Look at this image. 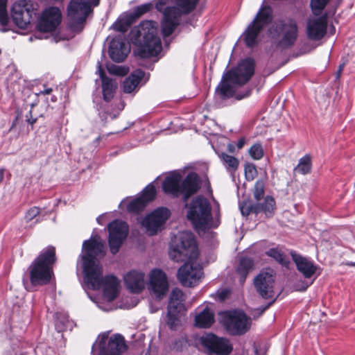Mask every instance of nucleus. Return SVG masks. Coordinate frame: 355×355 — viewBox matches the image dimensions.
Segmentation results:
<instances>
[{
	"mask_svg": "<svg viewBox=\"0 0 355 355\" xmlns=\"http://www.w3.org/2000/svg\"><path fill=\"white\" fill-rule=\"evenodd\" d=\"M129 38L135 46V53L140 58L155 57L162 50L161 39L158 35V24L155 21H141L131 29Z\"/></svg>",
	"mask_w": 355,
	"mask_h": 355,
	"instance_id": "nucleus-1",
	"label": "nucleus"
},
{
	"mask_svg": "<svg viewBox=\"0 0 355 355\" xmlns=\"http://www.w3.org/2000/svg\"><path fill=\"white\" fill-rule=\"evenodd\" d=\"M255 71V61L252 58L241 60L236 67L228 70L223 76L220 83L216 87V92L222 99L234 96V90L229 84L230 82L238 85L246 84Z\"/></svg>",
	"mask_w": 355,
	"mask_h": 355,
	"instance_id": "nucleus-2",
	"label": "nucleus"
},
{
	"mask_svg": "<svg viewBox=\"0 0 355 355\" xmlns=\"http://www.w3.org/2000/svg\"><path fill=\"white\" fill-rule=\"evenodd\" d=\"M162 187L164 193L175 198L181 196L187 202L200 191L202 180L195 172L189 173L183 180L180 173H174L164 179Z\"/></svg>",
	"mask_w": 355,
	"mask_h": 355,
	"instance_id": "nucleus-3",
	"label": "nucleus"
},
{
	"mask_svg": "<svg viewBox=\"0 0 355 355\" xmlns=\"http://www.w3.org/2000/svg\"><path fill=\"white\" fill-rule=\"evenodd\" d=\"M56 261L54 246L49 245L43 249L28 268L31 285L42 286L49 284L54 274L53 267Z\"/></svg>",
	"mask_w": 355,
	"mask_h": 355,
	"instance_id": "nucleus-4",
	"label": "nucleus"
},
{
	"mask_svg": "<svg viewBox=\"0 0 355 355\" xmlns=\"http://www.w3.org/2000/svg\"><path fill=\"white\" fill-rule=\"evenodd\" d=\"M169 257L175 262L196 260L199 254L198 245L191 232H179L171 239Z\"/></svg>",
	"mask_w": 355,
	"mask_h": 355,
	"instance_id": "nucleus-5",
	"label": "nucleus"
},
{
	"mask_svg": "<svg viewBox=\"0 0 355 355\" xmlns=\"http://www.w3.org/2000/svg\"><path fill=\"white\" fill-rule=\"evenodd\" d=\"M268 33L276 41L277 47L290 49L295 45L298 37L297 21L291 17L278 19L268 29Z\"/></svg>",
	"mask_w": 355,
	"mask_h": 355,
	"instance_id": "nucleus-6",
	"label": "nucleus"
},
{
	"mask_svg": "<svg viewBox=\"0 0 355 355\" xmlns=\"http://www.w3.org/2000/svg\"><path fill=\"white\" fill-rule=\"evenodd\" d=\"M37 3L32 0H18L11 8V17L14 24L21 29H26L36 17Z\"/></svg>",
	"mask_w": 355,
	"mask_h": 355,
	"instance_id": "nucleus-7",
	"label": "nucleus"
},
{
	"mask_svg": "<svg viewBox=\"0 0 355 355\" xmlns=\"http://www.w3.org/2000/svg\"><path fill=\"white\" fill-rule=\"evenodd\" d=\"M187 218L196 227L206 226L212 219L211 207L209 200L198 196L192 200Z\"/></svg>",
	"mask_w": 355,
	"mask_h": 355,
	"instance_id": "nucleus-8",
	"label": "nucleus"
},
{
	"mask_svg": "<svg viewBox=\"0 0 355 355\" xmlns=\"http://www.w3.org/2000/svg\"><path fill=\"white\" fill-rule=\"evenodd\" d=\"M200 343L208 355H229L233 350V346L227 338L218 337L212 333L202 336Z\"/></svg>",
	"mask_w": 355,
	"mask_h": 355,
	"instance_id": "nucleus-9",
	"label": "nucleus"
},
{
	"mask_svg": "<svg viewBox=\"0 0 355 355\" xmlns=\"http://www.w3.org/2000/svg\"><path fill=\"white\" fill-rule=\"evenodd\" d=\"M107 231L110 252L116 254L128 235V225L125 221L116 219L108 224Z\"/></svg>",
	"mask_w": 355,
	"mask_h": 355,
	"instance_id": "nucleus-10",
	"label": "nucleus"
},
{
	"mask_svg": "<svg viewBox=\"0 0 355 355\" xmlns=\"http://www.w3.org/2000/svg\"><path fill=\"white\" fill-rule=\"evenodd\" d=\"M92 12L91 3L85 0H71L67 12L70 19V27L78 28L83 25L89 15Z\"/></svg>",
	"mask_w": 355,
	"mask_h": 355,
	"instance_id": "nucleus-11",
	"label": "nucleus"
},
{
	"mask_svg": "<svg viewBox=\"0 0 355 355\" xmlns=\"http://www.w3.org/2000/svg\"><path fill=\"white\" fill-rule=\"evenodd\" d=\"M241 212L243 216H248L250 214L257 215L259 213H263L266 218H272L276 209V202L271 196H267L263 198V201L260 202H251L244 201L240 206Z\"/></svg>",
	"mask_w": 355,
	"mask_h": 355,
	"instance_id": "nucleus-12",
	"label": "nucleus"
},
{
	"mask_svg": "<svg viewBox=\"0 0 355 355\" xmlns=\"http://www.w3.org/2000/svg\"><path fill=\"white\" fill-rule=\"evenodd\" d=\"M202 275V268L199 265L185 262L178 270L177 278L183 286L191 288L199 283Z\"/></svg>",
	"mask_w": 355,
	"mask_h": 355,
	"instance_id": "nucleus-13",
	"label": "nucleus"
},
{
	"mask_svg": "<svg viewBox=\"0 0 355 355\" xmlns=\"http://www.w3.org/2000/svg\"><path fill=\"white\" fill-rule=\"evenodd\" d=\"M128 348L125 339L121 334H114L109 339L103 336L98 344V355H121Z\"/></svg>",
	"mask_w": 355,
	"mask_h": 355,
	"instance_id": "nucleus-14",
	"label": "nucleus"
},
{
	"mask_svg": "<svg viewBox=\"0 0 355 355\" xmlns=\"http://www.w3.org/2000/svg\"><path fill=\"white\" fill-rule=\"evenodd\" d=\"M62 13L57 7L46 8L37 21L36 28L40 33H51L60 24Z\"/></svg>",
	"mask_w": 355,
	"mask_h": 355,
	"instance_id": "nucleus-15",
	"label": "nucleus"
},
{
	"mask_svg": "<svg viewBox=\"0 0 355 355\" xmlns=\"http://www.w3.org/2000/svg\"><path fill=\"white\" fill-rule=\"evenodd\" d=\"M171 216L170 210L166 207H159L148 214L142 221L150 235H155Z\"/></svg>",
	"mask_w": 355,
	"mask_h": 355,
	"instance_id": "nucleus-16",
	"label": "nucleus"
},
{
	"mask_svg": "<svg viewBox=\"0 0 355 355\" xmlns=\"http://www.w3.org/2000/svg\"><path fill=\"white\" fill-rule=\"evenodd\" d=\"M184 15L176 6H168L163 12L161 31L164 37L171 36L180 24V17Z\"/></svg>",
	"mask_w": 355,
	"mask_h": 355,
	"instance_id": "nucleus-17",
	"label": "nucleus"
},
{
	"mask_svg": "<svg viewBox=\"0 0 355 355\" xmlns=\"http://www.w3.org/2000/svg\"><path fill=\"white\" fill-rule=\"evenodd\" d=\"M275 277L268 271L260 272L254 279L253 284L257 292L263 299L273 297Z\"/></svg>",
	"mask_w": 355,
	"mask_h": 355,
	"instance_id": "nucleus-18",
	"label": "nucleus"
},
{
	"mask_svg": "<svg viewBox=\"0 0 355 355\" xmlns=\"http://www.w3.org/2000/svg\"><path fill=\"white\" fill-rule=\"evenodd\" d=\"M82 265L85 282L90 285L93 290L100 289L104 281L102 266L96 261H82Z\"/></svg>",
	"mask_w": 355,
	"mask_h": 355,
	"instance_id": "nucleus-19",
	"label": "nucleus"
},
{
	"mask_svg": "<svg viewBox=\"0 0 355 355\" xmlns=\"http://www.w3.org/2000/svg\"><path fill=\"white\" fill-rule=\"evenodd\" d=\"M251 320L243 311L234 312L227 321V329L232 334L241 336L250 328Z\"/></svg>",
	"mask_w": 355,
	"mask_h": 355,
	"instance_id": "nucleus-20",
	"label": "nucleus"
},
{
	"mask_svg": "<svg viewBox=\"0 0 355 355\" xmlns=\"http://www.w3.org/2000/svg\"><path fill=\"white\" fill-rule=\"evenodd\" d=\"M130 52V45L125 37L115 36L110 42L108 55L110 59L116 63L123 62Z\"/></svg>",
	"mask_w": 355,
	"mask_h": 355,
	"instance_id": "nucleus-21",
	"label": "nucleus"
},
{
	"mask_svg": "<svg viewBox=\"0 0 355 355\" xmlns=\"http://www.w3.org/2000/svg\"><path fill=\"white\" fill-rule=\"evenodd\" d=\"M82 261H96L97 257L104 255V244L97 236L85 240L83 243Z\"/></svg>",
	"mask_w": 355,
	"mask_h": 355,
	"instance_id": "nucleus-22",
	"label": "nucleus"
},
{
	"mask_svg": "<svg viewBox=\"0 0 355 355\" xmlns=\"http://www.w3.org/2000/svg\"><path fill=\"white\" fill-rule=\"evenodd\" d=\"M150 287L156 295L162 299L168 291V283L166 273L161 269H153L150 275Z\"/></svg>",
	"mask_w": 355,
	"mask_h": 355,
	"instance_id": "nucleus-23",
	"label": "nucleus"
},
{
	"mask_svg": "<svg viewBox=\"0 0 355 355\" xmlns=\"http://www.w3.org/2000/svg\"><path fill=\"white\" fill-rule=\"evenodd\" d=\"M328 19L327 14L310 20L307 24V36L311 40H320L327 33Z\"/></svg>",
	"mask_w": 355,
	"mask_h": 355,
	"instance_id": "nucleus-24",
	"label": "nucleus"
},
{
	"mask_svg": "<svg viewBox=\"0 0 355 355\" xmlns=\"http://www.w3.org/2000/svg\"><path fill=\"white\" fill-rule=\"evenodd\" d=\"M290 254L293 262L295 263L297 270L300 272L305 278H311L315 273L318 267L313 261L296 253L294 250H291Z\"/></svg>",
	"mask_w": 355,
	"mask_h": 355,
	"instance_id": "nucleus-25",
	"label": "nucleus"
},
{
	"mask_svg": "<svg viewBox=\"0 0 355 355\" xmlns=\"http://www.w3.org/2000/svg\"><path fill=\"white\" fill-rule=\"evenodd\" d=\"M144 273L136 270L128 272L124 277L127 288L133 293H139L144 289Z\"/></svg>",
	"mask_w": 355,
	"mask_h": 355,
	"instance_id": "nucleus-26",
	"label": "nucleus"
},
{
	"mask_svg": "<svg viewBox=\"0 0 355 355\" xmlns=\"http://www.w3.org/2000/svg\"><path fill=\"white\" fill-rule=\"evenodd\" d=\"M119 286L120 282L116 276L109 275L104 277L103 293L107 301L112 302L118 297Z\"/></svg>",
	"mask_w": 355,
	"mask_h": 355,
	"instance_id": "nucleus-27",
	"label": "nucleus"
},
{
	"mask_svg": "<svg viewBox=\"0 0 355 355\" xmlns=\"http://www.w3.org/2000/svg\"><path fill=\"white\" fill-rule=\"evenodd\" d=\"M263 28L252 21L248 24L243 33V41L248 48H254L259 44L258 37Z\"/></svg>",
	"mask_w": 355,
	"mask_h": 355,
	"instance_id": "nucleus-28",
	"label": "nucleus"
},
{
	"mask_svg": "<svg viewBox=\"0 0 355 355\" xmlns=\"http://www.w3.org/2000/svg\"><path fill=\"white\" fill-rule=\"evenodd\" d=\"M273 20V10L270 6L262 5L256 14L252 22L264 28Z\"/></svg>",
	"mask_w": 355,
	"mask_h": 355,
	"instance_id": "nucleus-29",
	"label": "nucleus"
},
{
	"mask_svg": "<svg viewBox=\"0 0 355 355\" xmlns=\"http://www.w3.org/2000/svg\"><path fill=\"white\" fill-rule=\"evenodd\" d=\"M145 72L141 69L134 71L123 83V90L126 94L132 92L142 80Z\"/></svg>",
	"mask_w": 355,
	"mask_h": 355,
	"instance_id": "nucleus-30",
	"label": "nucleus"
},
{
	"mask_svg": "<svg viewBox=\"0 0 355 355\" xmlns=\"http://www.w3.org/2000/svg\"><path fill=\"white\" fill-rule=\"evenodd\" d=\"M100 77L102 81L103 98L106 102H110L114 96L116 86L112 79L107 77L103 69H100Z\"/></svg>",
	"mask_w": 355,
	"mask_h": 355,
	"instance_id": "nucleus-31",
	"label": "nucleus"
},
{
	"mask_svg": "<svg viewBox=\"0 0 355 355\" xmlns=\"http://www.w3.org/2000/svg\"><path fill=\"white\" fill-rule=\"evenodd\" d=\"M214 322V313L208 307H205L195 318V325L199 328H209Z\"/></svg>",
	"mask_w": 355,
	"mask_h": 355,
	"instance_id": "nucleus-32",
	"label": "nucleus"
},
{
	"mask_svg": "<svg viewBox=\"0 0 355 355\" xmlns=\"http://www.w3.org/2000/svg\"><path fill=\"white\" fill-rule=\"evenodd\" d=\"M254 266V261L248 257H241L236 268V272L239 275V283L243 284L249 274V272Z\"/></svg>",
	"mask_w": 355,
	"mask_h": 355,
	"instance_id": "nucleus-33",
	"label": "nucleus"
},
{
	"mask_svg": "<svg viewBox=\"0 0 355 355\" xmlns=\"http://www.w3.org/2000/svg\"><path fill=\"white\" fill-rule=\"evenodd\" d=\"M266 254L268 257L272 258L282 266L288 268L291 263L290 260L278 247L270 248L266 252Z\"/></svg>",
	"mask_w": 355,
	"mask_h": 355,
	"instance_id": "nucleus-34",
	"label": "nucleus"
},
{
	"mask_svg": "<svg viewBox=\"0 0 355 355\" xmlns=\"http://www.w3.org/2000/svg\"><path fill=\"white\" fill-rule=\"evenodd\" d=\"M312 161L309 154H306L299 160L298 164L294 168V172L306 175L311 172Z\"/></svg>",
	"mask_w": 355,
	"mask_h": 355,
	"instance_id": "nucleus-35",
	"label": "nucleus"
},
{
	"mask_svg": "<svg viewBox=\"0 0 355 355\" xmlns=\"http://www.w3.org/2000/svg\"><path fill=\"white\" fill-rule=\"evenodd\" d=\"M199 0H175L176 7L180 9L184 15H188L193 12Z\"/></svg>",
	"mask_w": 355,
	"mask_h": 355,
	"instance_id": "nucleus-36",
	"label": "nucleus"
},
{
	"mask_svg": "<svg viewBox=\"0 0 355 355\" xmlns=\"http://www.w3.org/2000/svg\"><path fill=\"white\" fill-rule=\"evenodd\" d=\"M147 206L146 202L139 197L132 200L127 205V211L129 213L138 214L143 211Z\"/></svg>",
	"mask_w": 355,
	"mask_h": 355,
	"instance_id": "nucleus-37",
	"label": "nucleus"
},
{
	"mask_svg": "<svg viewBox=\"0 0 355 355\" xmlns=\"http://www.w3.org/2000/svg\"><path fill=\"white\" fill-rule=\"evenodd\" d=\"M220 158L225 164L228 171L234 173L238 169L239 161L235 157L225 153H222Z\"/></svg>",
	"mask_w": 355,
	"mask_h": 355,
	"instance_id": "nucleus-38",
	"label": "nucleus"
},
{
	"mask_svg": "<svg viewBox=\"0 0 355 355\" xmlns=\"http://www.w3.org/2000/svg\"><path fill=\"white\" fill-rule=\"evenodd\" d=\"M157 191L155 187L152 183L148 184L141 191V194L139 196L144 200L148 205L153 201L156 197Z\"/></svg>",
	"mask_w": 355,
	"mask_h": 355,
	"instance_id": "nucleus-39",
	"label": "nucleus"
},
{
	"mask_svg": "<svg viewBox=\"0 0 355 355\" xmlns=\"http://www.w3.org/2000/svg\"><path fill=\"white\" fill-rule=\"evenodd\" d=\"M252 193L256 201H260L263 198L265 194V185L263 180H257L252 190Z\"/></svg>",
	"mask_w": 355,
	"mask_h": 355,
	"instance_id": "nucleus-40",
	"label": "nucleus"
},
{
	"mask_svg": "<svg viewBox=\"0 0 355 355\" xmlns=\"http://www.w3.org/2000/svg\"><path fill=\"white\" fill-rule=\"evenodd\" d=\"M68 322V317L65 314L62 313H55V326L58 332L65 331Z\"/></svg>",
	"mask_w": 355,
	"mask_h": 355,
	"instance_id": "nucleus-41",
	"label": "nucleus"
},
{
	"mask_svg": "<svg viewBox=\"0 0 355 355\" xmlns=\"http://www.w3.org/2000/svg\"><path fill=\"white\" fill-rule=\"evenodd\" d=\"M245 177L247 181H252L257 175L256 166L252 163H248L244 168Z\"/></svg>",
	"mask_w": 355,
	"mask_h": 355,
	"instance_id": "nucleus-42",
	"label": "nucleus"
},
{
	"mask_svg": "<svg viewBox=\"0 0 355 355\" xmlns=\"http://www.w3.org/2000/svg\"><path fill=\"white\" fill-rule=\"evenodd\" d=\"M249 154L254 159L259 160L263 156V150L260 144H253L249 149Z\"/></svg>",
	"mask_w": 355,
	"mask_h": 355,
	"instance_id": "nucleus-43",
	"label": "nucleus"
},
{
	"mask_svg": "<svg viewBox=\"0 0 355 355\" xmlns=\"http://www.w3.org/2000/svg\"><path fill=\"white\" fill-rule=\"evenodd\" d=\"M330 0H311L310 6L315 14H318L323 10Z\"/></svg>",
	"mask_w": 355,
	"mask_h": 355,
	"instance_id": "nucleus-44",
	"label": "nucleus"
},
{
	"mask_svg": "<svg viewBox=\"0 0 355 355\" xmlns=\"http://www.w3.org/2000/svg\"><path fill=\"white\" fill-rule=\"evenodd\" d=\"M179 314L167 313V324L172 330H175L180 324Z\"/></svg>",
	"mask_w": 355,
	"mask_h": 355,
	"instance_id": "nucleus-45",
	"label": "nucleus"
},
{
	"mask_svg": "<svg viewBox=\"0 0 355 355\" xmlns=\"http://www.w3.org/2000/svg\"><path fill=\"white\" fill-rule=\"evenodd\" d=\"M153 8V4L151 3H144L137 6L134 10L135 17L138 19L143 15L150 11Z\"/></svg>",
	"mask_w": 355,
	"mask_h": 355,
	"instance_id": "nucleus-46",
	"label": "nucleus"
},
{
	"mask_svg": "<svg viewBox=\"0 0 355 355\" xmlns=\"http://www.w3.org/2000/svg\"><path fill=\"white\" fill-rule=\"evenodd\" d=\"M9 17L8 11L0 12V31L7 32L10 31L9 26Z\"/></svg>",
	"mask_w": 355,
	"mask_h": 355,
	"instance_id": "nucleus-47",
	"label": "nucleus"
},
{
	"mask_svg": "<svg viewBox=\"0 0 355 355\" xmlns=\"http://www.w3.org/2000/svg\"><path fill=\"white\" fill-rule=\"evenodd\" d=\"M188 344V339L186 336H182L176 339L173 343V348L178 352H182L187 347Z\"/></svg>",
	"mask_w": 355,
	"mask_h": 355,
	"instance_id": "nucleus-48",
	"label": "nucleus"
},
{
	"mask_svg": "<svg viewBox=\"0 0 355 355\" xmlns=\"http://www.w3.org/2000/svg\"><path fill=\"white\" fill-rule=\"evenodd\" d=\"M183 306L182 302L169 301L167 313L179 314Z\"/></svg>",
	"mask_w": 355,
	"mask_h": 355,
	"instance_id": "nucleus-49",
	"label": "nucleus"
},
{
	"mask_svg": "<svg viewBox=\"0 0 355 355\" xmlns=\"http://www.w3.org/2000/svg\"><path fill=\"white\" fill-rule=\"evenodd\" d=\"M40 214V209L37 207H31L26 212L24 216V219L26 223L31 221L34 219L37 216Z\"/></svg>",
	"mask_w": 355,
	"mask_h": 355,
	"instance_id": "nucleus-50",
	"label": "nucleus"
},
{
	"mask_svg": "<svg viewBox=\"0 0 355 355\" xmlns=\"http://www.w3.org/2000/svg\"><path fill=\"white\" fill-rule=\"evenodd\" d=\"M169 301L182 302L183 292L179 288L173 289L170 294Z\"/></svg>",
	"mask_w": 355,
	"mask_h": 355,
	"instance_id": "nucleus-51",
	"label": "nucleus"
},
{
	"mask_svg": "<svg viewBox=\"0 0 355 355\" xmlns=\"http://www.w3.org/2000/svg\"><path fill=\"white\" fill-rule=\"evenodd\" d=\"M121 18L123 20V21L125 23V26L128 28V29L137 19V18L135 17L134 12H131V13L127 14V15L121 17Z\"/></svg>",
	"mask_w": 355,
	"mask_h": 355,
	"instance_id": "nucleus-52",
	"label": "nucleus"
},
{
	"mask_svg": "<svg viewBox=\"0 0 355 355\" xmlns=\"http://www.w3.org/2000/svg\"><path fill=\"white\" fill-rule=\"evenodd\" d=\"M121 18L123 20V21L125 23V26L128 28V29L137 19V18L135 17L134 12H131V13L127 14V15L121 17Z\"/></svg>",
	"mask_w": 355,
	"mask_h": 355,
	"instance_id": "nucleus-53",
	"label": "nucleus"
},
{
	"mask_svg": "<svg viewBox=\"0 0 355 355\" xmlns=\"http://www.w3.org/2000/svg\"><path fill=\"white\" fill-rule=\"evenodd\" d=\"M113 28L114 30L121 32L125 33L128 29L125 26V23L121 17H119L113 24Z\"/></svg>",
	"mask_w": 355,
	"mask_h": 355,
	"instance_id": "nucleus-54",
	"label": "nucleus"
},
{
	"mask_svg": "<svg viewBox=\"0 0 355 355\" xmlns=\"http://www.w3.org/2000/svg\"><path fill=\"white\" fill-rule=\"evenodd\" d=\"M34 107V105H31V109L29 110V112L26 114V122L30 124L32 127V129L33 128L34 124L37 122V118L33 116V108Z\"/></svg>",
	"mask_w": 355,
	"mask_h": 355,
	"instance_id": "nucleus-55",
	"label": "nucleus"
},
{
	"mask_svg": "<svg viewBox=\"0 0 355 355\" xmlns=\"http://www.w3.org/2000/svg\"><path fill=\"white\" fill-rule=\"evenodd\" d=\"M167 3V0H157L155 4V8L159 12H162L163 13L165 7Z\"/></svg>",
	"mask_w": 355,
	"mask_h": 355,
	"instance_id": "nucleus-56",
	"label": "nucleus"
},
{
	"mask_svg": "<svg viewBox=\"0 0 355 355\" xmlns=\"http://www.w3.org/2000/svg\"><path fill=\"white\" fill-rule=\"evenodd\" d=\"M109 71L112 73L119 75V76H124L126 74V71L125 69L121 67H116L114 66V69H109Z\"/></svg>",
	"mask_w": 355,
	"mask_h": 355,
	"instance_id": "nucleus-57",
	"label": "nucleus"
},
{
	"mask_svg": "<svg viewBox=\"0 0 355 355\" xmlns=\"http://www.w3.org/2000/svg\"><path fill=\"white\" fill-rule=\"evenodd\" d=\"M276 301V298L273 299L271 302H268L265 306H259L257 309V311L259 312V313L261 315L263 313H264L268 309H269Z\"/></svg>",
	"mask_w": 355,
	"mask_h": 355,
	"instance_id": "nucleus-58",
	"label": "nucleus"
},
{
	"mask_svg": "<svg viewBox=\"0 0 355 355\" xmlns=\"http://www.w3.org/2000/svg\"><path fill=\"white\" fill-rule=\"evenodd\" d=\"M8 0H0V12L7 11Z\"/></svg>",
	"mask_w": 355,
	"mask_h": 355,
	"instance_id": "nucleus-59",
	"label": "nucleus"
},
{
	"mask_svg": "<svg viewBox=\"0 0 355 355\" xmlns=\"http://www.w3.org/2000/svg\"><path fill=\"white\" fill-rule=\"evenodd\" d=\"M245 143V138L244 137L240 138L237 141V143H236V146H237L238 149H241L243 147Z\"/></svg>",
	"mask_w": 355,
	"mask_h": 355,
	"instance_id": "nucleus-60",
	"label": "nucleus"
},
{
	"mask_svg": "<svg viewBox=\"0 0 355 355\" xmlns=\"http://www.w3.org/2000/svg\"><path fill=\"white\" fill-rule=\"evenodd\" d=\"M227 296V291H225V290H223L219 294H218V297L219 299L223 301V300H225L226 299Z\"/></svg>",
	"mask_w": 355,
	"mask_h": 355,
	"instance_id": "nucleus-61",
	"label": "nucleus"
},
{
	"mask_svg": "<svg viewBox=\"0 0 355 355\" xmlns=\"http://www.w3.org/2000/svg\"><path fill=\"white\" fill-rule=\"evenodd\" d=\"M345 66V63L340 64L338 67V71L336 72V78H338L343 70Z\"/></svg>",
	"mask_w": 355,
	"mask_h": 355,
	"instance_id": "nucleus-62",
	"label": "nucleus"
},
{
	"mask_svg": "<svg viewBox=\"0 0 355 355\" xmlns=\"http://www.w3.org/2000/svg\"><path fill=\"white\" fill-rule=\"evenodd\" d=\"M250 94V90H248L246 92V93L245 94H237V96H236V98L238 99V100H241L243 98H245V97H248L249 96Z\"/></svg>",
	"mask_w": 355,
	"mask_h": 355,
	"instance_id": "nucleus-63",
	"label": "nucleus"
},
{
	"mask_svg": "<svg viewBox=\"0 0 355 355\" xmlns=\"http://www.w3.org/2000/svg\"><path fill=\"white\" fill-rule=\"evenodd\" d=\"M52 91H53L52 88H47V89H45L43 91H41L40 92V94H44V95L50 94L52 92Z\"/></svg>",
	"mask_w": 355,
	"mask_h": 355,
	"instance_id": "nucleus-64",
	"label": "nucleus"
}]
</instances>
